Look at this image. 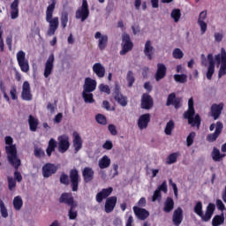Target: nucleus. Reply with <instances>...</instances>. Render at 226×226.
<instances>
[{"label":"nucleus","mask_w":226,"mask_h":226,"mask_svg":"<svg viewBox=\"0 0 226 226\" xmlns=\"http://www.w3.org/2000/svg\"><path fill=\"white\" fill-rule=\"evenodd\" d=\"M185 53H183V51L179 48H177L173 50L174 59H183Z\"/></svg>","instance_id":"obj_52"},{"label":"nucleus","mask_w":226,"mask_h":226,"mask_svg":"<svg viewBox=\"0 0 226 226\" xmlns=\"http://www.w3.org/2000/svg\"><path fill=\"white\" fill-rule=\"evenodd\" d=\"M171 19H174V22H179V19H181V10L174 9L171 11Z\"/></svg>","instance_id":"obj_49"},{"label":"nucleus","mask_w":226,"mask_h":226,"mask_svg":"<svg viewBox=\"0 0 226 226\" xmlns=\"http://www.w3.org/2000/svg\"><path fill=\"white\" fill-rule=\"evenodd\" d=\"M175 126H176V124H174V120H170L166 124L164 133H166V135H172V130H174Z\"/></svg>","instance_id":"obj_41"},{"label":"nucleus","mask_w":226,"mask_h":226,"mask_svg":"<svg viewBox=\"0 0 226 226\" xmlns=\"http://www.w3.org/2000/svg\"><path fill=\"white\" fill-rule=\"evenodd\" d=\"M7 181L10 192H13L17 188V181L12 177H8Z\"/></svg>","instance_id":"obj_47"},{"label":"nucleus","mask_w":226,"mask_h":226,"mask_svg":"<svg viewBox=\"0 0 226 226\" xmlns=\"http://www.w3.org/2000/svg\"><path fill=\"white\" fill-rule=\"evenodd\" d=\"M95 121H97V123L102 126L107 124V117L102 114H97L95 116Z\"/></svg>","instance_id":"obj_50"},{"label":"nucleus","mask_w":226,"mask_h":226,"mask_svg":"<svg viewBox=\"0 0 226 226\" xmlns=\"http://www.w3.org/2000/svg\"><path fill=\"white\" fill-rule=\"evenodd\" d=\"M89 18V4L87 0H82L81 7L76 11V19H80L81 22H85Z\"/></svg>","instance_id":"obj_8"},{"label":"nucleus","mask_w":226,"mask_h":226,"mask_svg":"<svg viewBox=\"0 0 226 226\" xmlns=\"http://www.w3.org/2000/svg\"><path fill=\"white\" fill-rule=\"evenodd\" d=\"M126 80L128 83V87H132L133 84H135V76H133L132 71H128L126 75Z\"/></svg>","instance_id":"obj_43"},{"label":"nucleus","mask_w":226,"mask_h":226,"mask_svg":"<svg viewBox=\"0 0 226 226\" xmlns=\"http://www.w3.org/2000/svg\"><path fill=\"white\" fill-rule=\"evenodd\" d=\"M34 154L35 158H45V151L41 147H34Z\"/></svg>","instance_id":"obj_46"},{"label":"nucleus","mask_w":226,"mask_h":226,"mask_svg":"<svg viewBox=\"0 0 226 226\" xmlns=\"http://www.w3.org/2000/svg\"><path fill=\"white\" fill-rule=\"evenodd\" d=\"M59 166L52 162H47L42 166V176L44 178L52 177L54 174L57 173Z\"/></svg>","instance_id":"obj_10"},{"label":"nucleus","mask_w":226,"mask_h":226,"mask_svg":"<svg viewBox=\"0 0 226 226\" xmlns=\"http://www.w3.org/2000/svg\"><path fill=\"white\" fill-rule=\"evenodd\" d=\"M156 190H157V192H160L161 193H162V192H163L164 193H167V181L164 180L162 183V185L157 187Z\"/></svg>","instance_id":"obj_59"},{"label":"nucleus","mask_w":226,"mask_h":226,"mask_svg":"<svg viewBox=\"0 0 226 226\" xmlns=\"http://www.w3.org/2000/svg\"><path fill=\"white\" fill-rule=\"evenodd\" d=\"M215 59L218 66L221 64L218 78L222 79L224 75H226V51L224 48L221 49V53L215 55Z\"/></svg>","instance_id":"obj_4"},{"label":"nucleus","mask_w":226,"mask_h":226,"mask_svg":"<svg viewBox=\"0 0 226 226\" xmlns=\"http://www.w3.org/2000/svg\"><path fill=\"white\" fill-rule=\"evenodd\" d=\"M216 209V206L215 203H209L207 207L206 213H208L209 215H214L215 211Z\"/></svg>","instance_id":"obj_57"},{"label":"nucleus","mask_w":226,"mask_h":226,"mask_svg":"<svg viewBox=\"0 0 226 226\" xmlns=\"http://www.w3.org/2000/svg\"><path fill=\"white\" fill-rule=\"evenodd\" d=\"M208 67L207 71V80H212L213 75H215V57L213 54L209 53L207 55Z\"/></svg>","instance_id":"obj_20"},{"label":"nucleus","mask_w":226,"mask_h":226,"mask_svg":"<svg viewBox=\"0 0 226 226\" xmlns=\"http://www.w3.org/2000/svg\"><path fill=\"white\" fill-rule=\"evenodd\" d=\"M225 222V216L223 215V213H222L220 215H215L212 219V225L213 226H219L222 225Z\"/></svg>","instance_id":"obj_37"},{"label":"nucleus","mask_w":226,"mask_h":226,"mask_svg":"<svg viewBox=\"0 0 226 226\" xmlns=\"http://www.w3.org/2000/svg\"><path fill=\"white\" fill-rule=\"evenodd\" d=\"M151 121V115L149 113L141 115L138 120V126L139 130H145L147 128L149 122Z\"/></svg>","instance_id":"obj_27"},{"label":"nucleus","mask_w":226,"mask_h":226,"mask_svg":"<svg viewBox=\"0 0 226 226\" xmlns=\"http://www.w3.org/2000/svg\"><path fill=\"white\" fill-rule=\"evenodd\" d=\"M153 50H154V48H153V45H151V41H147L145 44L144 54L147 56L149 61L153 59Z\"/></svg>","instance_id":"obj_34"},{"label":"nucleus","mask_w":226,"mask_h":226,"mask_svg":"<svg viewBox=\"0 0 226 226\" xmlns=\"http://www.w3.org/2000/svg\"><path fill=\"white\" fill-rule=\"evenodd\" d=\"M117 205V197L116 196H111L109 197L104 205V211L107 214L112 213L114 209H116V206Z\"/></svg>","instance_id":"obj_17"},{"label":"nucleus","mask_w":226,"mask_h":226,"mask_svg":"<svg viewBox=\"0 0 226 226\" xmlns=\"http://www.w3.org/2000/svg\"><path fill=\"white\" fill-rule=\"evenodd\" d=\"M154 104L153 101V97L149 95V94H143L141 97V109H145V110H149L153 109V105Z\"/></svg>","instance_id":"obj_21"},{"label":"nucleus","mask_w":226,"mask_h":226,"mask_svg":"<svg viewBox=\"0 0 226 226\" xmlns=\"http://www.w3.org/2000/svg\"><path fill=\"white\" fill-rule=\"evenodd\" d=\"M110 158L109 156L104 155L99 160V168L103 170V169H109L110 167Z\"/></svg>","instance_id":"obj_36"},{"label":"nucleus","mask_w":226,"mask_h":226,"mask_svg":"<svg viewBox=\"0 0 226 226\" xmlns=\"http://www.w3.org/2000/svg\"><path fill=\"white\" fill-rule=\"evenodd\" d=\"M179 156V152H175L170 154L167 158L168 165H172V163H176L177 162V157Z\"/></svg>","instance_id":"obj_42"},{"label":"nucleus","mask_w":226,"mask_h":226,"mask_svg":"<svg viewBox=\"0 0 226 226\" xmlns=\"http://www.w3.org/2000/svg\"><path fill=\"white\" fill-rule=\"evenodd\" d=\"M103 149H107L108 151H110L112 147H114V145L112 144V141L107 140L105 143L102 145Z\"/></svg>","instance_id":"obj_64"},{"label":"nucleus","mask_w":226,"mask_h":226,"mask_svg":"<svg viewBox=\"0 0 226 226\" xmlns=\"http://www.w3.org/2000/svg\"><path fill=\"white\" fill-rule=\"evenodd\" d=\"M162 200V192L158 190H155L154 192V194L152 196V202H160Z\"/></svg>","instance_id":"obj_54"},{"label":"nucleus","mask_w":226,"mask_h":226,"mask_svg":"<svg viewBox=\"0 0 226 226\" xmlns=\"http://www.w3.org/2000/svg\"><path fill=\"white\" fill-rule=\"evenodd\" d=\"M195 137H197V133L195 132H192L189 133L186 139V145L188 147L193 145V140H195Z\"/></svg>","instance_id":"obj_48"},{"label":"nucleus","mask_w":226,"mask_h":226,"mask_svg":"<svg viewBox=\"0 0 226 226\" xmlns=\"http://www.w3.org/2000/svg\"><path fill=\"white\" fill-rule=\"evenodd\" d=\"M212 159L214 162H220V149L214 147L212 152Z\"/></svg>","instance_id":"obj_55"},{"label":"nucleus","mask_w":226,"mask_h":226,"mask_svg":"<svg viewBox=\"0 0 226 226\" xmlns=\"http://www.w3.org/2000/svg\"><path fill=\"white\" fill-rule=\"evenodd\" d=\"M84 183H91L94 179V170L91 167H85L82 171Z\"/></svg>","instance_id":"obj_28"},{"label":"nucleus","mask_w":226,"mask_h":226,"mask_svg":"<svg viewBox=\"0 0 226 226\" xmlns=\"http://www.w3.org/2000/svg\"><path fill=\"white\" fill-rule=\"evenodd\" d=\"M222 110H223V103L213 104L211 106L210 112L215 121L220 118V116H222Z\"/></svg>","instance_id":"obj_24"},{"label":"nucleus","mask_w":226,"mask_h":226,"mask_svg":"<svg viewBox=\"0 0 226 226\" xmlns=\"http://www.w3.org/2000/svg\"><path fill=\"white\" fill-rule=\"evenodd\" d=\"M133 49V42L130 38V34L124 33L122 34V50H120V56H126L128 52Z\"/></svg>","instance_id":"obj_7"},{"label":"nucleus","mask_w":226,"mask_h":226,"mask_svg":"<svg viewBox=\"0 0 226 226\" xmlns=\"http://www.w3.org/2000/svg\"><path fill=\"white\" fill-rule=\"evenodd\" d=\"M11 100H17L19 97L17 96V87H12L10 91Z\"/></svg>","instance_id":"obj_62"},{"label":"nucleus","mask_w":226,"mask_h":226,"mask_svg":"<svg viewBox=\"0 0 226 226\" xmlns=\"http://www.w3.org/2000/svg\"><path fill=\"white\" fill-rule=\"evenodd\" d=\"M28 124L30 132H36V130H38V124H40V122L38 121V118L34 117L33 115H29Z\"/></svg>","instance_id":"obj_31"},{"label":"nucleus","mask_w":226,"mask_h":226,"mask_svg":"<svg viewBox=\"0 0 226 226\" xmlns=\"http://www.w3.org/2000/svg\"><path fill=\"white\" fill-rule=\"evenodd\" d=\"M95 40L99 39L98 47L100 50H105L107 44L109 43V36L102 35V33L96 32L94 34Z\"/></svg>","instance_id":"obj_23"},{"label":"nucleus","mask_w":226,"mask_h":226,"mask_svg":"<svg viewBox=\"0 0 226 226\" xmlns=\"http://www.w3.org/2000/svg\"><path fill=\"white\" fill-rule=\"evenodd\" d=\"M82 98L85 103H94V98L93 97V94L91 92H82Z\"/></svg>","instance_id":"obj_39"},{"label":"nucleus","mask_w":226,"mask_h":226,"mask_svg":"<svg viewBox=\"0 0 226 226\" xmlns=\"http://www.w3.org/2000/svg\"><path fill=\"white\" fill-rule=\"evenodd\" d=\"M55 10L56 0H52V3L47 7L46 10V22L49 24V29L47 32L48 36H54L59 28V18L54 17Z\"/></svg>","instance_id":"obj_2"},{"label":"nucleus","mask_w":226,"mask_h":226,"mask_svg":"<svg viewBox=\"0 0 226 226\" xmlns=\"http://www.w3.org/2000/svg\"><path fill=\"white\" fill-rule=\"evenodd\" d=\"M71 181V187L72 192H79V183H80V175H79V170L72 169L69 172V177L65 173H62L60 176L61 185L68 186Z\"/></svg>","instance_id":"obj_3"},{"label":"nucleus","mask_w":226,"mask_h":226,"mask_svg":"<svg viewBox=\"0 0 226 226\" xmlns=\"http://www.w3.org/2000/svg\"><path fill=\"white\" fill-rule=\"evenodd\" d=\"M70 149V138L63 135L58 137V151L59 153L64 154Z\"/></svg>","instance_id":"obj_13"},{"label":"nucleus","mask_w":226,"mask_h":226,"mask_svg":"<svg viewBox=\"0 0 226 226\" xmlns=\"http://www.w3.org/2000/svg\"><path fill=\"white\" fill-rule=\"evenodd\" d=\"M182 102L183 99L181 97H177L176 93H171L167 97L166 107H170V105H173L176 109H181Z\"/></svg>","instance_id":"obj_11"},{"label":"nucleus","mask_w":226,"mask_h":226,"mask_svg":"<svg viewBox=\"0 0 226 226\" xmlns=\"http://www.w3.org/2000/svg\"><path fill=\"white\" fill-rule=\"evenodd\" d=\"M16 57L21 72H23V73H27V72H29V60L26 58V52L19 50L17 53Z\"/></svg>","instance_id":"obj_9"},{"label":"nucleus","mask_w":226,"mask_h":226,"mask_svg":"<svg viewBox=\"0 0 226 226\" xmlns=\"http://www.w3.org/2000/svg\"><path fill=\"white\" fill-rule=\"evenodd\" d=\"M167 76V66L164 64L159 63L157 64V70L154 74V79L156 82H160V80L165 79Z\"/></svg>","instance_id":"obj_19"},{"label":"nucleus","mask_w":226,"mask_h":226,"mask_svg":"<svg viewBox=\"0 0 226 226\" xmlns=\"http://www.w3.org/2000/svg\"><path fill=\"white\" fill-rule=\"evenodd\" d=\"M56 147H57V141L54 139H50L48 144V147L46 149L47 156H52V153L56 151Z\"/></svg>","instance_id":"obj_35"},{"label":"nucleus","mask_w":226,"mask_h":226,"mask_svg":"<svg viewBox=\"0 0 226 226\" xmlns=\"http://www.w3.org/2000/svg\"><path fill=\"white\" fill-rule=\"evenodd\" d=\"M93 72L99 79H103L105 77V67L102 63H95L93 65Z\"/></svg>","instance_id":"obj_29"},{"label":"nucleus","mask_w":226,"mask_h":226,"mask_svg":"<svg viewBox=\"0 0 226 226\" xmlns=\"http://www.w3.org/2000/svg\"><path fill=\"white\" fill-rule=\"evenodd\" d=\"M22 206H24V201H22V198L20 196L14 197L13 200V207L16 211H20L22 209Z\"/></svg>","instance_id":"obj_38"},{"label":"nucleus","mask_w":226,"mask_h":226,"mask_svg":"<svg viewBox=\"0 0 226 226\" xmlns=\"http://www.w3.org/2000/svg\"><path fill=\"white\" fill-rule=\"evenodd\" d=\"M19 0H14L11 4V19H15L19 18Z\"/></svg>","instance_id":"obj_32"},{"label":"nucleus","mask_w":226,"mask_h":226,"mask_svg":"<svg viewBox=\"0 0 226 226\" xmlns=\"http://www.w3.org/2000/svg\"><path fill=\"white\" fill-rule=\"evenodd\" d=\"M54 61H55L54 54L49 55L44 67L45 79H49V77L52 75V72L54 71Z\"/></svg>","instance_id":"obj_15"},{"label":"nucleus","mask_w":226,"mask_h":226,"mask_svg":"<svg viewBox=\"0 0 226 226\" xmlns=\"http://www.w3.org/2000/svg\"><path fill=\"white\" fill-rule=\"evenodd\" d=\"M198 24L200 27L201 34H205L207 31V24L204 21H198Z\"/></svg>","instance_id":"obj_58"},{"label":"nucleus","mask_w":226,"mask_h":226,"mask_svg":"<svg viewBox=\"0 0 226 226\" xmlns=\"http://www.w3.org/2000/svg\"><path fill=\"white\" fill-rule=\"evenodd\" d=\"M188 77L186 74H175L174 80L179 82L180 84H185L187 81Z\"/></svg>","instance_id":"obj_45"},{"label":"nucleus","mask_w":226,"mask_h":226,"mask_svg":"<svg viewBox=\"0 0 226 226\" xmlns=\"http://www.w3.org/2000/svg\"><path fill=\"white\" fill-rule=\"evenodd\" d=\"M21 99L24 100V102L33 101V94H31V85L27 81H25L23 83Z\"/></svg>","instance_id":"obj_14"},{"label":"nucleus","mask_w":226,"mask_h":226,"mask_svg":"<svg viewBox=\"0 0 226 226\" xmlns=\"http://www.w3.org/2000/svg\"><path fill=\"white\" fill-rule=\"evenodd\" d=\"M112 96L115 102H118L121 107H126L128 105V97L123 95L121 93V86L119 84H115V88L112 93Z\"/></svg>","instance_id":"obj_6"},{"label":"nucleus","mask_w":226,"mask_h":226,"mask_svg":"<svg viewBox=\"0 0 226 226\" xmlns=\"http://www.w3.org/2000/svg\"><path fill=\"white\" fill-rule=\"evenodd\" d=\"M108 130L111 135H113V136L117 135V129H116V125H114L113 124H109Z\"/></svg>","instance_id":"obj_61"},{"label":"nucleus","mask_w":226,"mask_h":226,"mask_svg":"<svg viewBox=\"0 0 226 226\" xmlns=\"http://www.w3.org/2000/svg\"><path fill=\"white\" fill-rule=\"evenodd\" d=\"M194 213H196V215H198V216H202V202L201 201H198L194 207Z\"/></svg>","instance_id":"obj_53"},{"label":"nucleus","mask_w":226,"mask_h":226,"mask_svg":"<svg viewBox=\"0 0 226 226\" xmlns=\"http://www.w3.org/2000/svg\"><path fill=\"white\" fill-rule=\"evenodd\" d=\"M174 210V199L168 197L164 201L163 212L164 213H172Z\"/></svg>","instance_id":"obj_33"},{"label":"nucleus","mask_w":226,"mask_h":226,"mask_svg":"<svg viewBox=\"0 0 226 226\" xmlns=\"http://www.w3.org/2000/svg\"><path fill=\"white\" fill-rule=\"evenodd\" d=\"M0 213L2 215V218H6L8 216V209L6 208V206H4V201H3L0 199Z\"/></svg>","instance_id":"obj_51"},{"label":"nucleus","mask_w":226,"mask_h":226,"mask_svg":"<svg viewBox=\"0 0 226 226\" xmlns=\"http://www.w3.org/2000/svg\"><path fill=\"white\" fill-rule=\"evenodd\" d=\"M132 209L138 220H141L142 222H144V220H147V218H149V211H147L146 208H141L134 206Z\"/></svg>","instance_id":"obj_22"},{"label":"nucleus","mask_w":226,"mask_h":226,"mask_svg":"<svg viewBox=\"0 0 226 226\" xmlns=\"http://www.w3.org/2000/svg\"><path fill=\"white\" fill-rule=\"evenodd\" d=\"M193 116L195 117H193ZM184 117L185 119H187L188 124H191V126H197V128H200V115H195V109H188V110L185 111Z\"/></svg>","instance_id":"obj_5"},{"label":"nucleus","mask_w":226,"mask_h":226,"mask_svg":"<svg viewBox=\"0 0 226 226\" xmlns=\"http://www.w3.org/2000/svg\"><path fill=\"white\" fill-rule=\"evenodd\" d=\"M222 130H223V124L222 122H217L215 132L210 133L207 136V142H215L216 139L220 137Z\"/></svg>","instance_id":"obj_18"},{"label":"nucleus","mask_w":226,"mask_h":226,"mask_svg":"<svg viewBox=\"0 0 226 226\" xmlns=\"http://www.w3.org/2000/svg\"><path fill=\"white\" fill-rule=\"evenodd\" d=\"M73 147L75 153H79V151L82 149V138H80V135L77 132L74 133Z\"/></svg>","instance_id":"obj_30"},{"label":"nucleus","mask_w":226,"mask_h":226,"mask_svg":"<svg viewBox=\"0 0 226 226\" xmlns=\"http://www.w3.org/2000/svg\"><path fill=\"white\" fill-rule=\"evenodd\" d=\"M112 192H114V188L112 187L102 189V191L99 192L95 196L96 202H98L99 204H102L104 199H109V197L112 195Z\"/></svg>","instance_id":"obj_16"},{"label":"nucleus","mask_w":226,"mask_h":226,"mask_svg":"<svg viewBox=\"0 0 226 226\" xmlns=\"http://www.w3.org/2000/svg\"><path fill=\"white\" fill-rule=\"evenodd\" d=\"M172 222L175 226H179L183 223V208L180 207L173 212Z\"/></svg>","instance_id":"obj_25"},{"label":"nucleus","mask_w":226,"mask_h":226,"mask_svg":"<svg viewBox=\"0 0 226 226\" xmlns=\"http://www.w3.org/2000/svg\"><path fill=\"white\" fill-rule=\"evenodd\" d=\"M96 89V81L91 78L85 79V84L83 85V91L85 93H93Z\"/></svg>","instance_id":"obj_26"},{"label":"nucleus","mask_w":226,"mask_h":226,"mask_svg":"<svg viewBox=\"0 0 226 226\" xmlns=\"http://www.w3.org/2000/svg\"><path fill=\"white\" fill-rule=\"evenodd\" d=\"M5 151L10 165L15 169L14 180L20 183L22 181V174L19 171V167L22 165V162L19 158V155H17V148L15 146L5 147Z\"/></svg>","instance_id":"obj_1"},{"label":"nucleus","mask_w":226,"mask_h":226,"mask_svg":"<svg viewBox=\"0 0 226 226\" xmlns=\"http://www.w3.org/2000/svg\"><path fill=\"white\" fill-rule=\"evenodd\" d=\"M75 207H77V204L72 205V207H70V209L68 212L69 220H77V216H79V212L75 210Z\"/></svg>","instance_id":"obj_40"},{"label":"nucleus","mask_w":226,"mask_h":226,"mask_svg":"<svg viewBox=\"0 0 226 226\" xmlns=\"http://www.w3.org/2000/svg\"><path fill=\"white\" fill-rule=\"evenodd\" d=\"M60 22L62 28L66 29V26H68V12H62Z\"/></svg>","instance_id":"obj_44"},{"label":"nucleus","mask_w":226,"mask_h":226,"mask_svg":"<svg viewBox=\"0 0 226 226\" xmlns=\"http://www.w3.org/2000/svg\"><path fill=\"white\" fill-rule=\"evenodd\" d=\"M58 201L60 204H66V206H69L70 207L77 205V202H75V199L73 198V194H72V192H63Z\"/></svg>","instance_id":"obj_12"},{"label":"nucleus","mask_w":226,"mask_h":226,"mask_svg":"<svg viewBox=\"0 0 226 226\" xmlns=\"http://www.w3.org/2000/svg\"><path fill=\"white\" fill-rule=\"evenodd\" d=\"M169 185L173 188L175 197H177V185L172 181V178L169 179Z\"/></svg>","instance_id":"obj_60"},{"label":"nucleus","mask_w":226,"mask_h":226,"mask_svg":"<svg viewBox=\"0 0 226 226\" xmlns=\"http://www.w3.org/2000/svg\"><path fill=\"white\" fill-rule=\"evenodd\" d=\"M99 89L102 93H106V94H110V87L108 85L101 84Z\"/></svg>","instance_id":"obj_56"},{"label":"nucleus","mask_w":226,"mask_h":226,"mask_svg":"<svg viewBox=\"0 0 226 226\" xmlns=\"http://www.w3.org/2000/svg\"><path fill=\"white\" fill-rule=\"evenodd\" d=\"M146 204H147V201L146 200V198L142 197L137 202L138 207H146Z\"/></svg>","instance_id":"obj_63"}]
</instances>
